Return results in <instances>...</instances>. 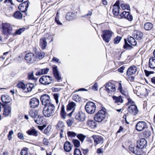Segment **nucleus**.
<instances>
[{"label": "nucleus", "mask_w": 155, "mask_h": 155, "mask_svg": "<svg viewBox=\"0 0 155 155\" xmlns=\"http://www.w3.org/2000/svg\"><path fill=\"white\" fill-rule=\"evenodd\" d=\"M2 27L3 32L5 35H8L13 34L14 35H16L19 34V28L17 30L14 34H13L12 28L10 24L3 23L2 25Z\"/></svg>", "instance_id": "obj_1"}, {"label": "nucleus", "mask_w": 155, "mask_h": 155, "mask_svg": "<svg viewBox=\"0 0 155 155\" xmlns=\"http://www.w3.org/2000/svg\"><path fill=\"white\" fill-rule=\"evenodd\" d=\"M55 108L54 106L52 104L45 106L43 111L44 115L46 117L53 116L54 114Z\"/></svg>", "instance_id": "obj_2"}, {"label": "nucleus", "mask_w": 155, "mask_h": 155, "mask_svg": "<svg viewBox=\"0 0 155 155\" xmlns=\"http://www.w3.org/2000/svg\"><path fill=\"white\" fill-rule=\"evenodd\" d=\"M106 114L105 109L99 110L94 116V120L98 122H101L105 118Z\"/></svg>", "instance_id": "obj_3"}, {"label": "nucleus", "mask_w": 155, "mask_h": 155, "mask_svg": "<svg viewBox=\"0 0 155 155\" xmlns=\"http://www.w3.org/2000/svg\"><path fill=\"white\" fill-rule=\"evenodd\" d=\"M96 108L95 104L92 102H87L85 107L86 111L90 114H93Z\"/></svg>", "instance_id": "obj_4"}, {"label": "nucleus", "mask_w": 155, "mask_h": 155, "mask_svg": "<svg viewBox=\"0 0 155 155\" xmlns=\"http://www.w3.org/2000/svg\"><path fill=\"white\" fill-rule=\"evenodd\" d=\"M113 34L112 32L110 31L104 30L103 31V34L101 36L104 41L108 43L110 40Z\"/></svg>", "instance_id": "obj_5"}, {"label": "nucleus", "mask_w": 155, "mask_h": 155, "mask_svg": "<svg viewBox=\"0 0 155 155\" xmlns=\"http://www.w3.org/2000/svg\"><path fill=\"white\" fill-rule=\"evenodd\" d=\"M39 81L41 84L43 85L49 84L52 82V77L49 76L44 75L40 78Z\"/></svg>", "instance_id": "obj_6"}, {"label": "nucleus", "mask_w": 155, "mask_h": 155, "mask_svg": "<svg viewBox=\"0 0 155 155\" xmlns=\"http://www.w3.org/2000/svg\"><path fill=\"white\" fill-rule=\"evenodd\" d=\"M129 149L130 151L137 155H141L143 153L142 150H140L137 145L134 146L133 145H131L129 146Z\"/></svg>", "instance_id": "obj_7"}, {"label": "nucleus", "mask_w": 155, "mask_h": 155, "mask_svg": "<svg viewBox=\"0 0 155 155\" xmlns=\"http://www.w3.org/2000/svg\"><path fill=\"white\" fill-rule=\"evenodd\" d=\"M105 88L107 92L111 94H112L116 90L115 85L111 82H108L106 84Z\"/></svg>", "instance_id": "obj_8"}, {"label": "nucleus", "mask_w": 155, "mask_h": 155, "mask_svg": "<svg viewBox=\"0 0 155 155\" xmlns=\"http://www.w3.org/2000/svg\"><path fill=\"white\" fill-rule=\"evenodd\" d=\"M41 100L42 104L45 106L47 105L48 104H52L50 102L49 96L47 94L42 95L41 97Z\"/></svg>", "instance_id": "obj_9"}, {"label": "nucleus", "mask_w": 155, "mask_h": 155, "mask_svg": "<svg viewBox=\"0 0 155 155\" xmlns=\"http://www.w3.org/2000/svg\"><path fill=\"white\" fill-rule=\"evenodd\" d=\"M127 110L129 113L134 116L137 114L138 112L137 107L134 104H131L129 106Z\"/></svg>", "instance_id": "obj_10"}, {"label": "nucleus", "mask_w": 155, "mask_h": 155, "mask_svg": "<svg viewBox=\"0 0 155 155\" xmlns=\"http://www.w3.org/2000/svg\"><path fill=\"white\" fill-rule=\"evenodd\" d=\"M92 137L93 139L94 144L95 146L98 144H102L104 142V138L102 136L93 135L92 136Z\"/></svg>", "instance_id": "obj_11"}, {"label": "nucleus", "mask_w": 155, "mask_h": 155, "mask_svg": "<svg viewBox=\"0 0 155 155\" xmlns=\"http://www.w3.org/2000/svg\"><path fill=\"white\" fill-rule=\"evenodd\" d=\"M25 58L27 62L30 63H33L36 61L35 55L31 53L27 54Z\"/></svg>", "instance_id": "obj_12"}, {"label": "nucleus", "mask_w": 155, "mask_h": 155, "mask_svg": "<svg viewBox=\"0 0 155 155\" xmlns=\"http://www.w3.org/2000/svg\"><path fill=\"white\" fill-rule=\"evenodd\" d=\"M75 118L79 121L83 122L86 118L85 114L82 112H80L75 114Z\"/></svg>", "instance_id": "obj_13"}, {"label": "nucleus", "mask_w": 155, "mask_h": 155, "mask_svg": "<svg viewBox=\"0 0 155 155\" xmlns=\"http://www.w3.org/2000/svg\"><path fill=\"white\" fill-rule=\"evenodd\" d=\"M136 127L137 130L141 131L147 127V123L145 121H139L136 125Z\"/></svg>", "instance_id": "obj_14"}, {"label": "nucleus", "mask_w": 155, "mask_h": 155, "mask_svg": "<svg viewBox=\"0 0 155 155\" xmlns=\"http://www.w3.org/2000/svg\"><path fill=\"white\" fill-rule=\"evenodd\" d=\"M147 145V142L144 139H140L137 141V147H138L140 150H142V149L145 148Z\"/></svg>", "instance_id": "obj_15"}, {"label": "nucleus", "mask_w": 155, "mask_h": 155, "mask_svg": "<svg viewBox=\"0 0 155 155\" xmlns=\"http://www.w3.org/2000/svg\"><path fill=\"white\" fill-rule=\"evenodd\" d=\"M20 12H25L27 10V8L28 7V3L26 1H25L24 2L20 4ZM22 15L20 13V18L22 17Z\"/></svg>", "instance_id": "obj_16"}, {"label": "nucleus", "mask_w": 155, "mask_h": 155, "mask_svg": "<svg viewBox=\"0 0 155 155\" xmlns=\"http://www.w3.org/2000/svg\"><path fill=\"white\" fill-rule=\"evenodd\" d=\"M119 16H120V18H125L129 21H131L133 20V16L129 12L124 11Z\"/></svg>", "instance_id": "obj_17"}, {"label": "nucleus", "mask_w": 155, "mask_h": 155, "mask_svg": "<svg viewBox=\"0 0 155 155\" xmlns=\"http://www.w3.org/2000/svg\"><path fill=\"white\" fill-rule=\"evenodd\" d=\"M39 103V101L38 99L36 98H33L30 100V106L31 107L35 108L38 106Z\"/></svg>", "instance_id": "obj_18"}, {"label": "nucleus", "mask_w": 155, "mask_h": 155, "mask_svg": "<svg viewBox=\"0 0 155 155\" xmlns=\"http://www.w3.org/2000/svg\"><path fill=\"white\" fill-rule=\"evenodd\" d=\"M137 71V67L134 65L130 67L127 71V74L128 76H130L135 73Z\"/></svg>", "instance_id": "obj_19"}, {"label": "nucleus", "mask_w": 155, "mask_h": 155, "mask_svg": "<svg viewBox=\"0 0 155 155\" xmlns=\"http://www.w3.org/2000/svg\"><path fill=\"white\" fill-rule=\"evenodd\" d=\"M4 108L3 115L6 116L9 115L11 113V107L8 104L5 105L3 106Z\"/></svg>", "instance_id": "obj_20"}, {"label": "nucleus", "mask_w": 155, "mask_h": 155, "mask_svg": "<svg viewBox=\"0 0 155 155\" xmlns=\"http://www.w3.org/2000/svg\"><path fill=\"white\" fill-rule=\"evenodd\" d=\"M120 8L119 5V2H117L114 5V8L112 10L113 14L114 15H118L119 12Z\"/></svg>", "instance_id": "obj_21"}, {"label": "nucleus", "mask_w": 155, "mask_h": 155, "mask_svg": "<svg viewBox=\"0 0 155 155\" xmlns=\"http://www.w3.org/2000/svg\"><path fill=\"white\" fill-rule=\"evenodd\" d=\"M53 74L55 78L57 80L59 81L61 79V77L59 73L57 67H53Z\"/></svg>", "instance_id": "obj_22"}, {"label": "nucleus", "mask_w": 155, "mask_h": 155, "mask_svg": "<svg viewBox=\"0 0 155 155\" xmlns=\"http://www.w3.org/2000/svg\"><path fill=\"white\" fill-rule=\"evenodd\" d=\"M40 46L42 49L45 48L47 45V42L46 41L45 38H41L40 40Z\"/></svg>", "instance_id": "obj_23"}, {"label": "nucleus", "mask_w": 155, "mask_h": 155, "mask_svg": "<svg viewBox=\"0 0 155 155\" xmlns=\"http://www.w3.org/2000/svg\"><path fill=\"white\" fill-rule=\"evenodd\" d=\"M72 145L68 141L66 142L64 146V150L66 152H69L72 149Z\"/></svg>", "instance_id": "obj_24"}, {"label": "nucleus", "mask_w": 155, "mask_h": 155, "mask_svg": "<svg viewBox=\"0 0 155 155\" xmlns=\"http://www.w3.org/2000/svg\"><path fill=\"white\" fill-rule=\"evenodd\" d=\"M76 107V104L73 102H71L68 104L67 106V111L71 110H73L69 114H71L74 110V109Z\"/></svg>", "instance_id": "obj_25"}, {"label": "nucleus", "mask_w": 155, "mask_h": 155, "mask_svg": "<svg viewBox=\"0 0 155 155\" xmlns=\"http://www.w3.org/2000/svg\"><path fill=\"white\" fill-rule=\"evenodd\" d=\"M26 133L29 135H32L35 137H37L38 135V131L34 128L28 130L26 131Z\"/></svg>", "instance_id": "obj_26"}, {"label": "nucleus", "mask_w": 155, "mask_h": 155, "mask_svg": "<svg viewBox=\"0 0 155 155\" xmlns=\"http://www.w3.org/2000/svg\"><path fill=\"white\" fill-rule=\"evenodd\" d=\"M134 36L136 39L140 40L142 38L143 34L140 31H135L134 32Z\"/></svg>", "instance_id": "obj_27"}, {"label": "nucleus", "mask_w": 155, "mask_h": 155, "mask_svg": "<svg viewBox=\"0 0 155 155\" xmlns=\"http://www.w3.org/2000/svg\"><path fill=\"white\" fill-rule=\"evenodd\" d=\"M35 122L38 124H41L44 121V117L40 115H38L34 119Z\"/></svg>", "instance_id": "obj_28"}, {"label": "nucleus", "mask_w": 155, "mask_h": 155, "mask_svg": "<svg viewBox=\"0 0 155 155\" xmlns=\"http://www.w3.org/2000/svg\"><path fill=\"white\" fill-rule=\"evenodd\" d=\"M87 124L88 126L92 128H94L97 126L96 122L92 120H88L87 121Z\"/></svg>", "instance_id": "obj_29"}, {"label": "nucleus", "mask_w": 155, "mask_h": 155, "mask_svg": "<svg viewBox=\"0 0 155 155\" xmlns=\"http://www.w3.org/2000/svg\"><path fill=\"white\" fill-rule=\"evenodd\" d=\"M49 69L48 68H46L39 70L37 71L36 74L37 76L41 75L43 74H47L48 72Z\"/></svg>", "instance_id": "obj_30"}, {"label": "nucleus", "mask_w": 155, "mask_h": 155, "mask_svg": "<svg viewBox=\"0 0 155 155\" xmlns=\"http://www.w3.org/2000/svg\"><path fill=\"white\" fill-rule=\"evenodd\" d=\"M1 99L3 102L5 103H8L11 101L10 97L7 95H3L1 97Z\"/></svg>", "instance_id": "obj_31"}, {"label": "nucleus", "mask_w": 155, "mask_h": 155, "mask_svg": "<svg viewBox=\"0 0 155 155\" xmlns=\"http://www.w3.org/2000/svg\"><path fill=\"white\" fill-rule=\"evenodd\" d=\"M149 66L151 68H155V57H151L150 58Z\"/></svg>", "instance_id": "obj_32"}, {"label": "nucleus", "mask_w": 155, "mask_h": 155, "mask_svg": "<svg viewBox=\"0 0 155 155\" xmlns=\"http://www.w3.org/2000/svg\"><path fill=\"white\" fill-rule=\"evenodd\" d=\"M20 88L25 93H27L29 92V91L28 89V88H27L26 85H25L24 83L22 81L20 82Z\"/></svg>", "instance_id": "obj_33"}, {"label": "nucleus", "mask_w": 155, "mask_h": 155, "mask_svg": "<svg viewBox=\"0 0 155 155\" xmlns=\"http://www.w3.org/2000/svg\"><path fill=\"white\" fill-rule=\"evenodd\" d=\"M113 98L115 102L118 103V104L121 103L123 102L122 97L120 96L118 97L114 96Z\"/></svg>", "instance_id": "obj_34"}, {"label": "nucleus", "mask_w": 155, "mask_h": 155, "mask_svg": "<svg viewBox=\"0 0 155 155\" xmlns=\"http://www.w3.org/2000/svg\"><path fill=\"white\" fill-rule=\"evenodd\" d=\"M74 14L71 12H68L66 15V18L68 21H71L74 18Z\"/></svg>", "instance_id": "obj_35"}, {"label": "nucleus", "mask_w": 155, "mask_h": 155, "mask_svg": "<svg viewBox=\"0 0 155 155\" xmlns=\"http://www.w3.org/2000/svg\"><path fill=\"white\" fill-rule=\"evenodd\" d=\"M129 43L132 45L135 46L137 44V42L134 38L132 37L129 36L128 39Z\"/></svg>", "instance_id": "obj_36"}, {"label": "nucleus", "mask_w": 155, "mask_h": 155, "mask_svg": "<svg viewBox=\"0 0 155 155\" xmlns=\"http://www.w3.org/2000/svg\"><path fill=\"white\" fill-rule=\"evenodd\" d=\"M152 27L153 25L150 22L146 23L144 25V28L145 30L147 31L151 30Z\"/></svg>", "instance_id": "obj_37"}, {"label": "nucleus", "mask_w": 155, "mask_h": 155, "mask_svg": "<svg viewBox=\"0 0 155 155\" xmlns=\"http://www.w3.org/2000/svg\"><path fill=\"white\" fill-rule=\"evenodd\" d=\"M64 124L61 121H59L56 125V128L58 130L64 129Z\"/></svg>", "instance_id": "obj_38"}, {"label": "nucleus", "mask_w": 155, "mask_h": 155, "mask_svg": "<svg viewBox=\"0 0 155 155\" xmlns=\"http://www.w3.org/2000/svg\"><path fill=\"white\" fill-rule=\"evenodd\" d=\"M45 53L42 51H40L37 53L36 55L35 56L36 60L37 59H40L44 57Z\"/></svg>", "instance_id": "obj_39"}, {"label": "nucleus", "mask_w": 155, "mask_h": 155, "mask_svg": "<svg viewBox=\"0 0 155 155\" xmlns=\"http://www.w3.org/2000/svg\"><path fill=\"white\" fill-rule=\"evenodd\" d=\"M38 111L35 110H30L29 112V115L34 119L38 116Z\"/></svg>", "instance_id": "obj_40"}, {"label": "nucleus", "mask_w": 155, "mask_h": 155, "mask_svg": "<svg viewBox=\"0 0 155 155\" xmlns=\"http://www.w3.org/2000/svg\"><path fill=\"white\" fill-rule=\"evenodd\" d=\"M28 79L34 80L35 81L37 80V79L35 78L34 76L33 72H30L28 73Z\"/></svg>", "instance_id": "obj_41"}, {"label": "nucleus", "mask_w": 155, "mask_h": 155, "mask_svg": "<svg viewBox=\"0 0 155 155\" xmlns=\"http://www.w3.org/2000/svg\"><path fill=\"white\" fill-rule=\"evenodd\" d=\"M77 137L81 142H83L86 136L82 134H79L77 135Z\"/></svg>", "instance_id": "obj_42"}, {"label": "nucleus", "mask_w": 155, "mask_h": 155, "mask_svg": "<svg viewBox=\"0 0 155 155\" xmlns=\"http://www.w3.org/2000/svg\"><path fill=\"white\" fill-rule=\"evenodd\" d=\"M72 143L74 146L75 147H78L80 145V142L79 140L77 139H74L72 140Z\"/></svg>", "instance_id": "obj_43"}, {"label": "nucleus", "mask_w": 155, "mask_h": 155, "mask_svg": "<svg viewBox=\"0 0 155 155\" xmlns=\"http://www.w3.org/2000/svg\"><path fill=\"white\" fill-rule=\"evenodd\" d=\"M26 85L29 91V92L31 91L32 89L34 88L35 87L34 84L32 83H28L26 84Z\"/></svg>", "instance_id": "obj_44"}, {"label": "nucleus", "mask_w": 155, "mask_h": 155, "mask_svg": "<svg viewBox=\"0 0 155 155\" xmlns=\"http://www.w3.org/2000/svg\"><path fill=\"white\" fill-rule=\"evenodd\" d=\"M121 8L124 10L127 9V10H130V6L128 4H121L120 5Z\"/></svg>", "instance_id": "obj_45"}, {"label": "nucleus", "mask_w": 155, "mask_h": 155, "mask_svg": "<svg viewBox=\"0 0 155 155\" xmlns=\"http://www.w3.org/2000/svg\"><path fill=\"white\" fill-rule=\"evenodd\" d=\"M73 99L76 102H79L81 100V98L77 94H74L73 96Z\"/></svg>", "instance_id": "obj_46"}, {"label": "nucleus", "mask_w": 155, "mask_h": 155, "mask_svg": "<svg viewBox=\"0 0 155 155\" xmlns=\"http://www.w3.org/2000/svg\"><path fill=\"white\" fill-rule=\"evenodd\" d=\"M67 134L68 137H74L77 135V134L75 132L70 131L68 132Z\"/></svg>", "instance_id": "obj_47"}, {"label": "nucleus", "mask_w": 155, "mask_h": 155, "mask_svg": "<svg viewBox=\"0 0 155 155\" xmlns=\"http://www.w3.org/2000/svg\"><path fill=\"white\" fill-rule=\"evenodd\" d=\"M74 155H82L81 151L78 148H75L74 151Z\"/></svg>", "instance_id": "obj_48"}, {"label": "nucleus", "mask_w": 155, "mask_h": 155, "mask_svg": "<svg viewBox=\"0 0 155 155\" xmlns=\"http://www.w3.org/2000/svg\"><path fill=\"white\" fill-rule=\"evenodd\" d=\"M13 16L15 18L19 19V11H15L13 15Z\"/></svg>", "instance_id": "obj_49"}, {"label": "nucleus", "mask_w": 155, "mask_h": 155, "mask_svg": "<svg viewBox=\"0 0 155 155\" xmlns=\"http://www.w3.org/2000/svg\"><path fill=\"white\" fill-rule=\"evenodd\" d=\"M28 149L26 147H25L23 149L21 150V155H28L27 151Z\"/></svg>", "instance_id": "obj_50"}, {"label": "nucleus", "mask_w": 155, "mask_h": 155, "mask_svg": "<svg viewBox=\"0 0 155 155\" xmlns=\"http://www.w3.org/2000/svg\"><path fill=\"white\" fill-rule=\"evenodd\" d=\"M143 135L146 137H149L151 135L150 132L148 130H145L143 132Z\"/></svg>", "instance_id": "obj_51"}, {"label": "nucleus", "mask_w": 155, "mask_h": 155, "mask_svg": "<svg viewBox=\"0 0 155 155\" xmlns=\"http://www.w3.org/2000/svg\"><path fill=\"white\" fill-rule=\"evenodd\" d=\"M121 39V37L120 36H117L114 39V43L115 44H118L119 42Z\"/></svg>", "instance_id": "obj_52"}, {"label": "nucleus", "mask_w": 155, "mask_h": 155, "mask_svg": "<svg viewBox=\"0 0 155 155\" xmlns=\"http://www.w3.org/2000/svg\"><path fill=\"white\" fill-rule=\"evenodd\" d=\"M118 89L122 93V94H123L124 95H126V93L125 92H122V85L121 83H119L118 84Z\"/></svg>", "instance_id": "obj_53"}, {"label": "nucleus", "mask_w": 155, "mask_h": 155, "mask_svg": "<svg viewBox=\"0 0 155 155\" xmlns=\"http://www.w3.org/2000/svg\"><path fill=\"white\" fill-rule=\"evenodd\" d=\"M59 94H54V99L55 100L56 104H58L59 102L58 97H59Z\"/></svg>", "instance_id": "obj_54"}, {"label": "nucleus", "mask_w": 155, "mask_h": 155, "mask_svg": "<svg viewBox=\"0 0 155 155\" xmlns=\"http://www.w3.org/2000/svg\"><path fill=\"white\" fill-rule=\"evenodd\" d=\"M13 132L12 130L10 131L8 135V138L9 140H10L12 139V135L13 134Z\"/></svg>", "instance_id": "obj_55"}, {"label": "nucleus", "mask_w": 155, "mask_h": 155, "mask_svg": "<svg viewBox=\"0 0 155 155\" xmlns=\"http://www.w3.org/2000/svg\"><path fill=\"white\" fill-rule=\"evenodd\" d=\"M51 128L50 126H48L44 130V133L47 134H48L51 130Z\"/></svg>", "instance_id": "obj_56"}, {"label": "nucleus", "mask_w": 155, "mask_h": 155, "mask_svg": "<svg viewBox=\"0 0 155 155\" xmlns=\"http://www.w3.org/2000/svg\"><path fill=\"white\" fill-rule=\"evenodd\" d=\"M92 89L94 91H97L98 90V85L96 83H94L92 86Z\"/></svg>", "instance_id": "obj_57"}, {"label": "nucleus", "mask_w": 155, "mask_h": 155, "mask_svg": "<svg viewBox=\"0 0 155 155\" xmlns=\"http://www.w3.org/2000/svg\"><path fill=\"white\" fill-rule=\"evenodd\" d=\"M43 144L46 146H48L49 144L48 140L46 138H44L43 140Z\"/></svg>", "instance_id": "obj_58"}, {"label": "nucleus", "mask_w": 155, "mask_h": 155, "mask_svg": "<svg viewBox=\"0 0 155 155\" xmlns=\"http://www.w3.org/2000/svg\"><path fill=\"white\" fill-rule=\"evenodd\" d=\"M125 42H126L125 41ZM131 47V46L130 45L128 44L127 43H125V45L124 46V48H126L127 49H130Z\"/></svg>", "instance_id": "obj_59"}, {"label": "nucleus", "mask_w": 155, "mask_h": 155, "mask_svg": "<svg viewBox=\"0 0 155 155\" xmlns=\"http://www.w3.org/2000/svg\"><path fill=\"white\" fill-rule=\"evenodd\" d=\"M127 98L128 101V103L133 104L134 103V102L128 96H127Z\"/></svg>", "instance_id": "obj_60"}, {"label": "nucleus", "mask_w": 155, "mask_h": 155, "mask_svg": "<svg viewBox=\"0 0 155 155\" xmlns=\"http://www.w3.org/2000/svg\"><path fill=\"white\" fill-rule=\"evenodd\" d=\"M67 124L69 126H71L73 123V121L72 120H68L67 121Z\"/></svg>", "instance_id": "obj_61"}, {"label": "nucleus", "mask_w": 155, "mask_h": 155, "mask_svg": "<svg viewBox=\"0 0 155 155\" xmlns=\"http://www.w3.org/2000/svg\"><path fill=\"white\" fill-rule=\"evenodd\" d=\"M52 61H55L56 62L60 63V62H59V59L58 58L55 57H54L53 58Z\"/></svg>", "instance_id": "obj_62"}, {"label": "nucleus", "mask_w": 155, "mask_h": 155, "mask_svg": "<svg viewBox=\"0 0 155 155\" xmlns=\"http://www.w3.org/2000/svg\"><path fill=\"white\" fill-rule=\"evenodd\" d=\"M103 149L99 148L97 149V153L99 154L101 153H103Z\"/></svg>", "instance_id": "obj_63"}, {"label": "nucleus", "mask_w": 155, "mask_h": 155, "mask_svg": "<svg viewBox=\"0 0 155 155\" xmlns=\"http://www.w3.org/2000/svg\"><path fill=\"white\" fill-rule=\"evenodd\" d=\"M46 125H43L42 126H38V128L40 130H42L46 127Z\"/></svg>", "instance_id": "obj_64"}]
</instances>
